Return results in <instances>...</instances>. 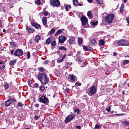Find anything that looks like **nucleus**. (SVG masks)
Wrapping results in <instances>:
<instances>
[{
  "label": "nucleus",
  "mask_w": 129,
  "mask_h": 129,
  "mask_svg": "<svg viewBox=\"0 0 129 129\" xmlns=\"http://www.w3.org/2000/svg\"><path fill=\"white\" fill-rule=\"evenodd\" d=\"M38 77V79L43 84H46L49 82V79L47 76L44 73L39 74Z\"/></svg>",
  "instance_id": "f257e3e1"
},
{
  "label": "nucleus",
  "mask_w": 129,
  "mask_h": 129,
  "mask_svg": "<svg viewBox=\"0 0 129 129\" xmlns=\"http://www.w3.org/2000/svg\"><path fill=\"white\" fill-rule=\"evenodd\" d=\"M117 44L119 46H129V41L126 40H118Z\"/></svg>",
  "instance_id": "f03ea898"
},
{
  "label": "nucleus",
  "mask_w": 129,
  "mask_h": 129,
  "mask_svg": "<svg viewBox=\"0 0 129 129\" xmlns=\"http://www.w3.org/2000/svg\"><path fill=\"white\" fill-rule=\"evenodd\" d=\"M50 5L53 7H59L60 3L59 0H51L50 1Z\"/></svg>",
  "instance_id": "7ed1b4c3"
},
{
  "label": "nucleus",
  "mask_w": 129,
  "mask_h": 129,
  "mask_svg": "<svg viewBox=\"0 0 129 129\" xmlns=\"http://www.w3.org/2000/svg\"><path fill=\"white\" fill-rule=\"evenodd\" d=\"M114 15L113 14H111L107 15L105 18V19L107 23H111L114 18Z\"/></svg>",
  "instance_id": "20e7f679"
},
{
  "label": "nucleus",
  "mask_w": 129,
  "mask_h": 129,
  "mask_svg": "<svg viewBox=\"0 0 129 129\" xmlns=\"http://www.w3.org/2000/svg\"><path fill=\"white\" fill-rule=\"evenodd\" d=\"M39 101L45 104H47L49 103L48 99L45 96L43 95L39 99Z\"/></svg>",
  "instance_id": "39448f33"
},
{
  "label": "nucleus",
  "mask_w": 129,
  "mask_h": 129,
  "mask_svg": "<svg viewBox=\"0 0 129 129\" xmlns=\"http://www.w3.org/2000/svg\"><path fill=\"white\" fill-rule=\"evenodd\" d=\"M75 116V115L72 114L69 115L66 118L65 120V122L66 123H68Z\"/></svg>",
  "instance_id": "423d86ee"
},
{
  "label": "nucleus",
  "mask_w": 129,
  "mask_h": 129,
  "mask_svg": "<svg viewBox=\"0 0 129 129\" xmlns=\"http://www.w3.org/2000/svg\"><path fill=\"white\" fill-rule=\"evenodd\" d=\"M22 50L20 49H17L14 53V55L16 56H22L23 54Z\"/></svg>",
  "instance_id": "0eeeda50"
},
{
  "label": "nucleus",
  "mask_w": 129,
  "mask_h": 129,
  "mask_svg": "<svg viewBox=\"0 0 129 129\" xmlns=\"http://www.w3.org/2000/svg\"><path fill=\"white\" fill-rule=\"evenodd\" d=\"M89 92L91 94L93 95L95 94L96 93L95 87L94 86L90 87Z\"/></svg>",
  "instance_id": "6e6552de"
},
{
  "label": "nucleus",
  "mask_w": 129,
  "mask_h": 129,
  "mask_svg": "<svg viewBox=\"0 0 129 129\" xmlns=\"http://www.w3.org/2000/svg\"><path fill=\"white\" fill-rule=\"evenodd\" d=\"M16 101V100L14 99L10 98L5 103V105L8 106L13 103V101L15 102Z\"/></svg>",
  "instance_id": "1a4fd4ad"
},
{
  "label": "nucleus",
  "mask_w": 129,
  "mask_h": 129,
  "mask_svg": "<svg viewBox=\"0 0 129 129\" xmlns=\"http://www.w3.org/2000/svg\"><path fill=\"white\" fill-rule=\"evenodd\" d=\"M81 20L82 22V25L83 26L85 25L88 21L86 18L84 16H82L81 18Z\"/></svg>",
  "instance_id": "9d476101"
},
{
  "label": "nucleus",
  "mask_w": 129,
  "mask_h": 129,
  "mask_svg": "<svg viewBox=\"0 0 129 129\" xmlns=\"http://www.w3.org/2000/svg\"><path fill=\"white\" fill-rule=\"evenodd\" d=\"M66 40L65 37L63 36H60L58 38V41L60 43H62L64 42Z\"/></svg>",
  "instance_id": "9b49d317"
},
{
  "label": "nucleus",
  "mask_w": 129,
  "mask_h": 129,
  "mask_svg": "<svg viewBox=\"0 0 129 129\" xmlns=\"http://www.w3.org/2000/svg\"><path fill=\"white\" fill-rule=\"evenodd\" d=\"M76 77L73 75H69L68 77V78L69 79V81H70V80L72 81H75V78Z\"/></svg>",
  "instance_id": "f8f14e48"
},
{
  "label": "nucleus",
  "mask_w": 129,
  "mask_h": 129,
  "mask_svg": "<svg viewBox=\"0 0 129 129\" xmlns=\"http://www.w3.org/2000/svg\"><path fill=\"white\" fill-rule=\"evenodd\" d=\"M75 39L74 37L70 38L69 40V42L71 44H73L75 43Z\"/></svg>",
  "instance_id": "ddd939ff"
},
{
  "label": "nucleus",
  "mask_w": 129,
  "mask_h": 129,
  "mask_svg": "<svg viewBox=\"0 0 129 129\" xmlns=\"http://www.w3.org/2000/svg\"><path fill=\"white\" fill-rule=\"evenodd\" d=\"M26 29L27 30L28 32L30 33H33L34 31V30L32 29L31 27L27 26L26 27Z\"/></svg>",
  "instance_id": "4468645a"
},
{
  "label": "nucleus",
  "mask_w": 129,
  "mask_h": 129,
  "mask_svg": "<svg viewBox=\"0 0 129 129\" xmlns=\"http://www.w3.org/2000/svg\"><path fill=\"white\" fill-rule=\"evenodd\" d=\"M31 24L32 26H34L37 29L39 28V27H40V25H39L33 22H32L31 23Z\"/></svg>",
  "instance_id": "2eb2a0df"
},
{
  "label": "nucleus",
  "mask_w": 129,
  "mask_h": 129,
  "mask_svg": "<svg viewBox=\"0 0 129 129\" xmlns=\"http://www.w3.org/2000/svg\"><path fill=\"white\" fill-rule=\"evenodd\" d=\"M52 40V38L51 37H50L46 40L45 43L47 44H49L51 43Z\"/></svg>",
  "instance_id": "dca6fc26"
},
{
  "label": "nucleus",
  "mask_w": 129,
  "mask_h": 129,
  "mask_svg": "<svg viewBox=\"0 0 129 129\" xmlns=\"http://www.w3.org/2000/svg\"><path fill=\"white\" fill-rule=\"evenodd\" d=\"M78 43L79 44H81L83 43V38H78Z\"/></svg>",
  "instance_id": "f3484780"
},
{
  "label": "nucleus",
  "mask_w": 129,
  "mask_h": 129,
  "mask_svg": "<svg viewBox=\"0 0 129 129\" xmlns=\"http://www.w3.org/2000/svg\"><path fill=\"white\" fill-rule=\"evenodd\" d=\"M87 15L88 16L91 18H93V15L91 13V12L90 11H89L87 13Z\"/></svg>",
  "instance_id": "a211bd4d"
},
{
  "label": "nucleus",
  "mask_w": 129,
  "mask_h": 129,
  "mask_svg": "<svg viewBox=\"0 0 129 129\" xmlns=\"http://www.w3.org/2000/svg\"><path fill=\"white\" fill-rule=\"evenodd\" d=\"M16 59L13 60L11 61H10V64L11 66H13L15 63H16Z\"/></svg>",
  "instance_id": "6ab92c4d"
},
{
  "label": "nucleus",
  "mask_w": 129,
  "mask_h": 129,
  "mask_svg": "<svg viewBox=\"0 0 129 129\" xmlns=\"http://www.w3.org/2000/svg\"><path fill=\"white\" fill-rule=\"evenodd\" d=\"M40 39V36L37 35L35 38V41L36 42H38Z\"/></svg>",
  "instance_id": "aec40b11"
},
{
  "label": "nucleus",
  "mask_w": 129,
  "mask_h": 129,
  "mask_svg": "<svg viewBox=\"0 0 129 129\" xmlns=\"http://www.w3.org/2000/svg\"><path fill=\"white\" fill-rule=\"evenodd\" d=\"M62 32V30L61 29H59L58 30L55 34V35H57L61 34Z\"/></svg>",
  "instance_id": "412c9836"
},
{
  "label": "nucleus",
  "mask_w": 129,
  "mask_h": 129,
  "mask_svg": "<svg viewBox=\"0 0 129 129\" xmlns=\"http://www.w3.org/2000/svg\"><path fill=\"white\" fill-rule=\"evenodd\" d=\"M91 42L92 44L94 45H95L96 44V42L94 38L92 39Z\"/></svg>",
  "instance_id": "4be33fe9"
},
{
  "label": "nucleus",
  "mask_w": 129,
  "mask_h": 129,
  "mask_svg": "<svg viewBox=\"0 0 129 129\" xmlns=\"http://www.w3.org/2000/svg\"><path fill=\"white\" fill-rule=\"evenodd\" d=\"M43 23L44 25H46L47 23V20L46 18H44L42 20Z\"/></svg>",
  "instance_id": "5701e85b"
},
{
  "label": "nucleus",
  "mask_w": 129,
  "mask_h": 129,
  "mask_svg": "<svg viewBox=\"0 0 129 129\" xmlns=\"http://www.w3.org/2000/svg\"><path fill=\"white\" fill-rule=\"evenodd\" d=\"M124 5L123 4L121 5L120 8V11L121 13H122L123 12Z\"/></svg>",
  "instance_id": "b1692460"
},
{
  "label": "nucleus",
  "mask_w": 129,
  "mask_h": 129,
  "mask_svg": "<svg viewBox=\"0 0 129 129\" xmlns=\"http://www.w3.org/2000/svg\"><path fill=\"white\" fill-rule=\"evenodd\" d=\"M129 63V60H124L123 61V64L125 65Z\"/></svg>",
  "instance_id": "393cba45"
},
{
  "label": "nucleus",
  "mask_w": 129,
  "mask_h": 129,
  "mask_svg": "<svg viewBox=\"0 0 129 129\" xmlns=\"http://www.w3.org/2000/svg\"><path fill=\"white\" fill-rule=\"evenodd\" d=\"M55 31V29L54 28L52 29L50 32L48 33V34L52 35Z\"/></svg>",
  "instance_id": "a878e982"
},
{
  "label": "nucleus",
  "mask_w": 129,
  "mask_h": 129,
  "mask_svg": "<svg viewBox=\"0 0 129 129\" xmlns=\"http://www.w3.org/2000/svg\"><path fill=\"white\" fill-rule=\"evenodd\" d=\"M73 4L75 5H77L78 4V1L77 0H73Z\"/></svg>",
  "instance_id": "bb28decb"
},
{
  "label": "nucleus",
  "mask_w": 129,
  "mask_h": 129,
  "mask_svg": "<svg viewBox=\"0 0 129 129\" xmlns=\"http://www.w3.org/2000/svg\"><path fill=\"white\" fill-rule=\"evenodd\" d=\"M5 67L4 66L3 63L2 61H1L0 62V68L1 69H2L3 68H4Z\"/></svg>",
  "instance_id": "cd10ccee"
},
{
  "label": "nucleus",
  "mask_w": 129,
  "mask_h": 129,
  "mask_svg": "<svg viewBox=\"0 0 129 129\" xmlns=\"http://www.w3.org/2000/svg\"><path fill=\"white\" fill-rule=\"evenodd\" d=\"M35 2L36 4H37L39 5L41 4V2L40 0H36Z\"/></svg>",
  "instance_id": "c85d7f7f"
},
{
  "label": "nucleus",
  "mask_w": 129,
  "mask_h": 129,
  "mask_svg": "<svg viewBox=\"0 0 129 129\" xmlns=\"http://www.w3.org/2000/svg\"><path fill=\"white\" fill-rule=\"evenodd\" d=\"M83 48L84 51H88V48L86 46H83Z\"/></svg>",
  "instance_id": "c756f323"
},
{
  "label": "nucleus",
  "mask_w": 129,
  "mask_h": 129,
  "mask_svg": "<svg viewBox=\"0 0 129 129\" xmlns=\"http://www.w3.org/2000/svg\"><path fill=\"white\" fill-rule=\"evenodd\" d=\"M100 127L99 126V124H96L95 126L94 129H100Z\"/></svg>",
  "instance_id": "7c9ffc66"
},
{
  "label": "nucleus",
  "mask_w": 129,
  "mask_h": 129,
  "mask_svg": "<svg viewBox=\"0 0 129 129\" xmlns=\"http://www.w3.org/2000/svg\"><path fill=\"white\" fill-rule=\"evenodd\" d=\"M124 125H126L129 126V121H125L123 122Z\"/></svg>",
  "instance_id": "2f4dec72"
},
{
  "label": "nucleus",
  "mask_w": 129,
  "mask_h": 129,
  "mask_svg": "<svg viewBox=\"0 0 129 129\" xmlns=\"http://www.w3.org/2000/svg\"><path fill=\"white\" fill-rule=\"evenodd\" d=\"M4 86L5 89L8 88L9 87L7 83H5Z\"/></svg>",
  "instance_id": "473e14b6"
},
{
  "label": "nucleus",
  "mask_w": 129,
  "mask_h": 129,
  "mask_svg": "<svg viewBox=\"0 0 129 129\" xmlns=\"http://www.w3.org/2000/svg\"><path fill=\"white\" fill-rule=\"evenodd\" d=\"M39 70L41 72H43L44 70V68L42 67H40L38 68Z\"/></svg>",
  "instance_id": "72a5a7b5"
},
{
  "label": "nucleus",
  "mask_w": 129,
  "mask_h": 129,
  "mask_svg": "<svg viewBox=\"0 0 129 129\" xmlns=\"http://www.w3.org/2000/svg\"><path fill=\"white\" fill-rule=\"evenodd\" d=\"M92 24L93 25H96L98 23V21H96L95 22H91Z\"/></svg>",
  "instance_id": "f704fd0d"
},
{
  "label": "nucleus",
  "mask_w": 129,
  "mask_h": 129,
  "mask_svg": "<svg viewBox=\"0 0 129 129\" xmlns=\"http://www.w3.org/2000/svg\"><path fill=\"white\" fill-rule=\"evenodd\" d=\"M23 105L22 104L21 102L18 103L17 106L18 107H22Z\"/></svg>",
  "instance_id": "c9c22d12"
},
{
  "label": "nucleus",
  "mask_w": 129,
  "mask_h": 129,
  "mask_svg": "<svg viewBox=\"0 0 129 129\" xmlns=\"http://www.w3.org/2000/svg\"><path fill=\"white\" fill-rule=\"evenodd\" d=\"M100 44L102 45H103L104 44V42L103 40H101L100 41Z\"/></svg>",
  "instance_id": "e433bc0d"
},
{
  "label": "nucleus",
  "mask_w": 129,
  "mask_h": 129,
  "mask_svg": "<svg viewBox=\"0 0 129 129\" xmlns=\"http://www.w3.org/2000/svg\"><path fill=\"white\" fill-rule=\"evenodd\" d=\"M56 43L55 41H53L51 43V45L53 46H55L56 45Z\"/></svg>",
  "instance_id": "4c0bfd02"
},
{
  "label": "nucleus",
  "mask_w": 129,
  "mask_h": 129,
  "mask_svg": "<svg viewBox=\"0 0 129 129\" xmlns=\"http://www.w3.org/2000/svg\"><path fill=\"white\" fill-rule=\"evenodd\" d=\"M96 1L100 4H101L102 3L103 1L101 0H96Z\"/></svg>",
  "instance_id": "58836bf2"
},
{
  "label": "nucleus",
  "mask_w": 129,
  "mask_h": 129,
  "mask_svg": "<svg viewBox=\"0 0 129 129\" xmlns=\"http://www.w3.org/2000/svg\"><path fill=\"white\" fill-rule=\"evenodd\" d=\"M27 56L28 59L30 57V52H28L27 53Z\"/></svg>",
  "instance_id": "ea45409f"
},
{
  "label": "nucleus",
  "mask_w": 129,
  "mask_h": 129,
  "mask_svg": "<svg viewBox=\"0 0 129 129\" xmlns=\"http://www.w3.org/2000/svg\"><path fill=\"white\" fill-rule=\"evenodd\" d=\"M106 110L108 112H109L111 110V108H110V106L109 107V108H107L106 109Z\"/></svg>",
  "instance_id": "a19ab883"
},
{
  "label": "nucleus",
  "mask_w": 129,
  "mask_h": 129,
  "mask_svg": "<svg viewBox=\"0 0 129 129\" xmlns=\"http://www.w3.org/2000/svg\"><path fill=\"white\" fill-rule=\"evenodd\" d=\"M49 62V61L48 60H46L43 63L44 64H47Z\"/></svg>",
  "instance_id": "79ce46f5"
},
{
  "label": "nucleus",
  "mask_w": 129,
  "mask_h": 129,
  "mask_svg": "<svg viewBox=\"0 0 129 129\" xmlns=\"http://www.w3.org/2000/svg\"><path fill=\"white\" fill-rule=\"evenodd\" d=\"M40 89L41 91H43L44 90L45 88L43 86H41L40 87Z\"/></svg>",
  "instance_id": "37998d69"
},
{
  "label": "nucleus",
  "mask_w": 129,
  "mask_h": 129,
  "mask_svg": "<svg viewBox=\"0 0 129 129\" xmlns=\"http://www.w3.org/2000/svg\"><path fill=\"white\" fill-rule=\"evenodd\" d=\"M40 118V116H36L35 117V119L36 120H37Z\"/></svg>",
  "instance_id": "c03bdc74"
},
{
  "label": "nucleus",
  "mask_w": 129,
  "mask_h": 129,
  "mask_svg": "<svg viewBox=\"0 0 129 129\" xmlns=\"http://www.w3.org/2000/svg\"><path fill=\"white\" fill-rule=\"evenodd\" d=\"M48 14V12L47 11H45L44 13V15L45 16H47Z\"/></svg>",
  "instance_id": "a18cd8bd"
},
{
  "label": "nucleus",
  "mask_w": 129,
  "mask_h": 129,
  "mask_svg": "<svg viewBox=\"0 0 129 129\" xmlns=\"http://www.w3.org/2000/svg\"><path fill=\"white\" fill-rule=\"evenodd\" d=\"M34 86L35 87H37L39 86V85L37 83H36L34 84Z\"/></svg>",
  "instance_id": "49530a36"
},
{
  "label": "nucleus",
  "mask_w": 129,
  "mask_h": 129,
  "mask_svg": "<svg viewBox=\"0 0 129 129\" xmlns=\"http://www.w3.org/2000/svg\"><path fill=\"white\" fill-rule=\"evenodd\" d=\"M70 89L69 88H66L65 89V91L67 92H69Z\"/></svg>",
  "instance_id": "de8ad7c7"
},
{
  "label": "nucleus",
  "mask_w": 129,
  "mask_h": 129,
  "mask_svg": "<svg viewBox=\"0 0 129 129\" xmlns=\"http://www.w3.org/2000/svg\"><path fill=\"white\" fill-rule=\"evenodd\" d=\"M63 60V59L62 58V59H60V60H59L58 59L57 60V62H58L59 63L60 62H61L62 61V60Z\"/></svg>",
  "instance_id": "09e8293b"
},
{
  "label": "nucleus",
  "mask_w": 129,
  "mask_h": 129,
  "mask_svg": "<svg viewBox=\"0 0 129 129\" xmlns=\"http://www.w3.org/2000/svg\"><path fill=\"white\" fill-rule=\"evenodd\" d=\"M64 48V47L63 46H61V47H60L59 48V49L60 50H62Z\"/></svg>",
  "instance_id": "8fccbe9b"
},
{
  "label": "nucleus",
  "mask_w": 129,
  "mask_h": 129,
  "mask_svg": "<svg viewBox=\"0 0 129 129\" xmlns=\"http://www.w3.org/2000/svg\"><path fill=\"white\" fill-rule=\"evenodd\" d=\"M74 111L75 112H77V114H78L79 113V110L78 109H75V110Z\"/></svg>",
  "instance_id": "3c124183"
},
{
  "label": "nucleus",
  "mask_w": 129,
  "mask_h": 129,
  "mask_svg": "<svg viewBox=\"0 0 129 129\" xmlns=\"http://www.w3.org/2000/svg\"><path fill=\"white\" fill-rule=\"evenodd\" d=\"M75 84L79 86H80L81 85V83H79L78 82H76V83Z\"/></svg>",
  "instance_id": "603ef678"
},
{
  "label": "nucleus",
  "mask_w": 129,
  "mask_h": 129,
  "mask_svg": "<svg viewBox=\"0 0 129 129\" xmlns=\"http://www.w3.org/2000/svg\"><path fill=\"white\" fill-rule=\"evenodd\" d=\"M126 21L129 25V17L126 18Z\"/></svg>",
  "instance_id": "864d4df0"
},
{
  "label": "nucleus",
  "mask_w": 129,
  "mask_h": 129,
  "mask_svg": "<svg viewBox=\"0 0 129 129\" xmlns=\"http://www.w3.org/2000/svg\"><path fill=\"white\" fill-rule=\"evenodd\" d=\"M0 26L1 27H2V25L1 22V19H0Z\"/></svg>",
  "instance_id": "5fc2aeb1"
},
{
  "label": "nucleus",
  "mask_w": 129,
  "mask_h": 129,
  "mask_svg": "<svg viewBox=\"0 0 129 129\" xmlns=\"http://www.w3.org/2000/svg\"><path fill=\"white\" fill-rule=\"evenodd\" d=\"M76 127L78 128V129H81V127L80 126H76Z\"/></svg>",
  "instance_id": "6e6d98bb"
},
{
  "label": "nucleus",
  "mask_w": 129,
  "mask_h": 129,
  "mask_svg": "<svg viewBox=\"0 0 129 129\" xmlns=\"http://www.w3.org/2000/svg\"><path fill=\"white\" fill-rule=\"evenodd\" d=\"M68 6L67 5H66V6H65V9H66V10L67 11H68Z\"/></svg>",
  "instance_id": "4d7b16f0"
},
{
  "label": "nucleus",
  "mask_w": 129,
  "mask_h": 129,
  "mask_svg": "<svg viewBox=\"0 0 129 129\" xmlns=\"http://www.w3.org/2000/svg\"><path fill=\"white\" fill-rule=\"evenodd\" d=\"M81 31L83 33H84L86 31L84 29H82Z\"/></svg>",
  "instance_id": "13d9d810"
},
{
  "label": "nucleus",
  "mask_w": 129,
  "mask_h": 129,
  "mask_svg": "<svg viewBox=\"0 0 129 129\" xmlns=\"http://www.w3.org/2000/svg\"><path fill=\"white\" fill-rule=\"evenodd\" d=\"M35 106L36 107H38L39 106V105L38 104H35Z\"/></svg>",
  "instance_id": "bf43d9fd"
},
{
  "label": "nucleus",
  "mask_w": 129,
  "mask_h": 129,
  "mask_svg": "<svg viewBox=\"0 0 129 129\" xmlns=\"http://www.w3.org/2000/svg\"><path fill=\"white\" fill-rule=\"evenodd\" d=\"M113 54L115 56H116L117 54V53L116 52H114L113 53Z\"/></svg>",
  "instance_id": "052dcab7"
},
{
  "label": "nucleus",
  "mask_w": 129,
  "mask_h": 129,
  "mask_svg": "<svg viewBox=\"0 0 129 129\" xmlns=\"http://www.w3.org/2000/svg\"><path fill=\"white\" fill-rule=\"evenodd\" d=\"M88 1L89 3H91L92 2L93 0H87Z\"/></svg>",
  "instance_id": "680f3d73"
},
{
  "label": "nucleus",
  "mask_w": 129,
  "mask_h": 129,
  "mask_svg": "<svg viewBox=\"0 0 129 129\" xmlns=\"http://www.w3.org/2000/svg\"><path fill=\"white\" fill-rule=\"evenodd\" d=\"M66 56V54H64V55L63 56V57H62V59H63V60L64 58Z\"/></svg>",
  "instance_id": "e2e57ef3"
},
{
  "label": "nucleus",
  "mask_w": 129,
  "mask_h": 129,
  "mask_svg": "<svg viewBox=\"0 0 129 129\" xmlns=\"http://www.w3.org/2000/svg\"><path fill=\"white\" fill-rule=\"evenodd\" d=\"M14 52V51L13 50H11V54H13V53Z\"/></svg>",
  "instance_id": "0e129e2a"
},
{
  "label": "nucleus",
  "mask_w": 129,
  "mask_h": 129,
  "mask_svg": "<svg viewBox=\"0 0 129 129\" xmlns=\"http://www.w3.org/2000/svg\"><path fill=\"white\" fill-rule=\"evenodd\" d=\"M128 0H124L123 3H126Z\"/></svg>",
  "instance_id": "69168bd1"
},
{
  "label": "nucleus",
  "mask_w": 129,
  "mask_h": 129,
  "mask_svg": "<svg viewBox=\"0 0 129 129\" xmlns=\"http://www.w3.org/2000/svg\"><path fill=\"white\" fill-rule=\"evenodd\" d=\"M3 31L4 32H5V31H6V30H5V29H4L3 30Z\"/></svg>",
  "instance_id": "338daca9"
},
{
  "label": "nucleus",
  "mask_w": 129,
  "mask_h": 129,
  "mask_svg": "<svg viewBox=\"0 0 129 129\" xmlns=\"http://www.w3.org/2000/svg\"><path fill=\"white\" fill-rule=\"evenodd\" d=\"M77 53L78 54H79L80 53V52L79 51H78L77 52Z\"/></svg>",
  "instance_id": "774afa93"
}]
</instances>
